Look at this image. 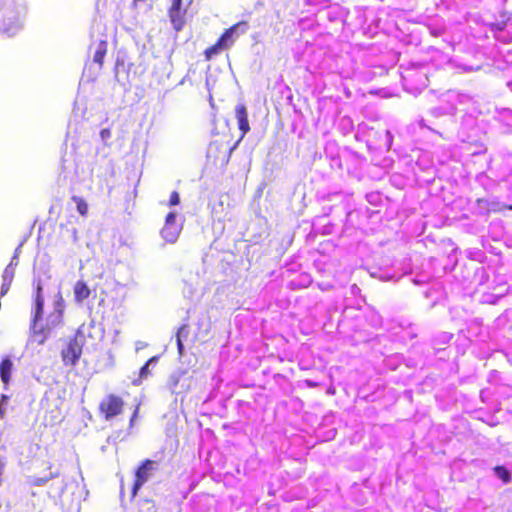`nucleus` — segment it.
Returning <instances> with one entry per match:
<instances>
[{"label": "nucleus", "instance_id": "6e6552de", "mask_svg": "<svg viewBox=\"0 0 512 512\" xmlns=\"http://www.w3.org/2000/svg\"><path fill=\"white\" fill-rule=\"evenodd\" d=\"M175 222H176V213L169 212L166 215L165 219V226L161 230L162 237L170 243H173L176 241L178 236V231L175 228Z\"/></svg>", "mask_w": 512, "mask_h": 512}, {"label": "nucleus", "instance_id": "f8f14e48", "mask_svg": "<svg viewBox=\"0 0 512 512\" xmlns=\"http://www.w3.org/2000/svg\"><path fill=\"white\" fill-rule=\"evenodd\" d=\"M73 292H74V300L76 303H82L84 300L88 299L91 295L90 288L82 280H79L74 284Z\"/></svg>", "mask_w": 512, "mask_h": 512}, {"label": "nucleus", "instance_id": "423d86ee", "mask_svg": "<svg viewBox=\"0 0 512 512\" xmlns=\"http://www.w3.org/2000/svg\"><path fill=\"white\" fill-rule=\"evenodd\" d=\"M154 461L145 459L135 471V480L132 486V495L135 496L139 489L148 481L150 472L153 470Z\"/></svg>", "mask_w": 512, "mask_h": 512}, {"label": "nucleus", "instance_id": "20e7f679", "mask_svg": "<svg viewBox=\"0 0 512 512\" xmlns=\"http://www.w3.org/2000/svg\"><path fill=\"white\" fill-rule=\"evenodd\" d=\"M123 408V399L115 394H108L99 404V411L106 420H110L120 415Z\"/></svg>", "mask_w": 512, "mask_h": 512}, {"label": "nucleus", "instance_id": "dca6fc26", "mask_svg": "<svg viewBox=\"0 0 512 512\" xmlns=\"http://www.w3.org/2000/svg\"><path fill=\"white\" fill-rule=\"evenodd\" d=\"M72 200L76 203L77 211L79 214L84 217L87 216L89 210L87 202L78 196H73Z\"/></svg>", "mask_w": 512, "mask_h": 512}, {"label": "nucleus", "instance_id": "4468645a", "mask_svg": "<svg viewBox=\"0 0 512 512\" xmlns=\"http://www.w3.org/2000/svg\"><path fill=\"white\" fill-rule=\"evenodd\" d=\"M107 48H108V44L105 40H101L98 42L94 56H93V61L95 63H97L100 68L103 67L104 58L107 54Z\"/></svg>", "mask_w": 512, "mask_h": 512}, {"label": "nucleus", "instance_id": "f3484780", "mask_svg": "<svg viewBox=\"0 0 512 512\" xmlns=\"http://www.w3.org/2000/svg\"><path fill=\"white\" fill-rule=\"evenodd\" d=\"M158 361V356L151 357L140 369L139 377L141 379H145L150 375L149 366L152 363H156Z\"/></svg>", "mask_w": 512, "mask_h": 512}, {"label": "nucleus", "instance_id": "9b49d317", "mask_svg": "<svg viewBox=\"0 0 512 512\" xmlns=\"http://www.w3.org/2000/svg\"><path fill=\"white\" fill-rule=\"evenodd\" d=\"M16 266H17V262L14 263L13 261H11L5 267L3 274H2V285H1V290H0V297H3L8 293L10 286L15 277Z\"/></svg>", "mask_w": 512, "mask_h": 512}, {"label": "nucleus", "instance_id": "f03ea898", "mask_svg": "<svg viewBox=\"0 0 512 512\" xmlns=\"http://www.w3.org/2000/svg\"><path fill=\"white\" fill-rule=\"evenodd\" d=\"M238 143L239 141L230 146L219 140L211 142L207 150V159L213 165H219L221 167L226 166L229 163L232 152L237 147Z\"/></svg>", "mask_w": 512, "mask_h": 512}, {"label": "nucleus", "instance_id": "9d476101", "mask_svg": "<svg viewBox=\"0 0 512 512\" xmlns=\"http://www.w3.org/2000/svg\"><path fill=\"white\" fill-rule=\"evenodd\" d=\"M42 290V284L38 282L34 296V312L32 317L33 328H35L36 324L42 319L43 316L44 298L42 295Z\"/></svg>", "mask_w": 512, "mask_h": 512}, {"label": "nucleus", "instance_id": "aec40b11", "mask_svg": "<svg viewBox=\"0 0 512 512\" xmlns=\"http://www.w3.org/2000/svg\"><path fill=\"white\" fill-rule=\"evenodd\" d=\"M188 333H189V325H187V324H183V325H181V326L178 328V331H177V334H176V338H177V337H180V338H181V340H182L183 338H187Z\"/></svg>", "mask_w": 512, "mask_h": 512}, {"label": "nucleus", "instance_id": "f257e3e1", "mask_svg": "<svg viewBox=\"0 0 512 512\" xmlns=\"http://www.w3.org/2000/svg\"><path fill=\"white\" fill-rule=\"evenodd\" d=\"M85 338V327L81 326L76 330L73 337L69 338L61 350L63 364L74 367L82 355L83 340Z\"/></svg>", "mask_w": 512, "mask_h": 512}, {"label": "nucleus", "instance_id": "b1692460", "mask_svg": "<svg viewBox=\"0 0 512 512\" xmlns=\"http://www.w3.org/2000/svg\"><path fill=\"white\" fill-rule=\"evenodd\" d=\"M7 399H8L7 395H5V394L1 395V403H0V415H1V417H3V415H4V410L2 408V405H3V402L7 401Z\"/></svg>", "mask_w": 512, "mask_h": 512}, {"label": "nucleus", "instance_id": "1a4fd4ad", "mask_svg": "<svg viewBox=\"0 0 512 512\" xmlns=\"http://www.w3.org/2000/svg\"><path fill=\"white\" fill-rule=\"evenodd\" d=\"M235 117L237 119L238 128L241 131V137L238 140L240 142L250 130L248 113L244 104H238L235 107Z\"/></svg>", "mask_w": 512, "mask_h": 512}, {"label": "nucleus", "instance_id": "6ab92c4d", "mask_svg": "<svg viewBox=\"0 0 512 512\" xmlns=\"http://www.w3.org/2000/svg\"><path fill=\"white\" fill-rule=\"evenodd\" d=\"M59 473L58 472H54V473H50L48 476L46 477H43V478H35L33 480V484L36 485V486H40V485H43L45 484L48 480L50 479H53V478H56L58 477Z\"/></svg>", "mask_w": 512, "mask_h": 512}, {"label": "nucleus", "instance_id": "393cba45", "mask_svg": "<svg viewBox=\"0 0 512 512\" xmlns=\"http://www.w3.org/2000/svg\"><path fill=\"white\" fill-rule=\"evenodd\" d=\"M137 416V410L134 412L132 418H131V422L135 419V417Z\"/></svg>", "mask_w": 512, "mask_h": 512}, {"label": "nucleus", "instance_id": "2eb2a0df", "mask_svg": "<svg viewBox=\"0 0 512 512\" xmlns=\"http://www.w3.org/2000/svg\"><path fill=\"white\" fill-rule=\"evenodd\" d=\"M31 329L33 331L32 336L34 338V341H36L39 345L44 344L45 341L48 339L50 328L43 326L38 328L37 325L35 326V328H33L32 325Z\"/></svg>", "mask_w": 512, "mask_h": 512}, {"label": "nucleus", "instance_id": "bb28decb", "mask_svg": "<svg viewBox=\"0 0 512 512\" xmlns=\"http://www.w3.org/2000/svg\"><path fill=\"white\" fill-rule=\"evenodd\" d=\"M386 134H387V136H388L389 138L391 137V133H390V131H386Z\"/></svg>", "mask_w": 512, "mask_h": 512}, {"label": "nucleus", "instance_id": "5701e85b", "mask_svg": "<svg viewBox=\"0 0 512 512\" xmlns=\"http://www.w3.org/2000/svg\"><path fill=\"white\" fill-rule=\"evenodd\" d=\"M176 340H177V348H178V352H179V354H180V355H182V354H183V351H184V345H183V342H182V340H181V338H180V337H177V338H176Z\"/></svg>", "mask_w": 512, "mask_h": 512}, {"label": "nucleus", "instance_id": "4be33fe9", "mask_svg": "<svg viewBox=\"0 0 512 512\" xmlns=\"http://www.w3.org/2000/svg\"><path fill=\"white\" fill-rule=\"evenodd\" d=\"M100 136L103 140L109 139L111 137V130L109 128H104L100 131Z\"/></svg>", "mask_w": 512, "mask_h": 512}, {"label": "nucleus", "instance_id": "0eeeda50", "mask_svg": "<svg viewBox=\"0 0 512 512\" xmlns=\"http://www.w3.org/2000/svg\"><path fill=\"white\" fill-rule=\"evenodd\" d=\"M19 19V12H14L10 7H6L2 13L3 30L10 33L19 29L21 27Z\"/></svg>", "mask_w": 512, "mask_h": 512}, {"label": "nucleus", "instance_id": "cd10ccee", "mask_svg": "<svg viewBox=\"0 0 512 512\" xmlns=\"http://www.w3.org/2000/svg\"><path fill=\"white\" fill-rule=\"evenodd\" d=\"M146 0H134V2H145Z\"/></svg>", "mask_w": 512, "mask_h": 512}, {"label": "nucleus", "instance_id": "ddd939ff", "mask_svg": "<svg viewBox=\"0 0 512 512\" xmlns=\"http://www.w3.org/2000/svg\"><path fill=\"white\" fill-rule=\"evenodd\" d=\"M12 370H13V363H12L11 359L8 356H6L0 362V378L4 384L5 389H7L8 385L10 383Z\"/></svg>", "mask_w": 512, "mask_h": 512}, {"label": "nucleus", "instance_id": "412c9836", "mask_svg": "<svg viewBox=\"0 0 512 512\" xmlns=\"http://www.w3.org/2000/svg\"><path fill=\"white\" fill-rule=\"evenodd\" d=\"M180 203V196L178 194L177 191H173L171 194H170V198H169V205L170 206H176Z\"/></svg>", "mask_w": 512, "mask_h": 512}, {"label": "nucleus", "instance_id": "7ed1b4c3", "mask_svg": "<svg viewBox=\"0 0 512 512\" xmlns=\"http://www.w3.org/2000/svg\"><path fill=\"white\" fill-rule=\"evenodd\" d=\"M245 25L244 21L238 22L228 29H226L218 38L215 44L209 46L204 51V56L206 61H210L215 55L219 54L221 51L228 49L233 44L232 35L235 29L240 25Z\"/></svg>", "mask_w": 512, "mask_h": 512}, {"label": "nucleus", "instance_id": "a878e982", "mask_svg": "<svg viewBox=\"0 0 512 512\" xmlns=\"http://www.w3.org/2000/svg\"><path fill=\"white\" fill-rule=\"evenodd\" d=\"M499 209H500V208L498 207V205H496V206H494L493 208H491V210H493V211H497V210H499Z\"/></svg>", "mask_w": 512, "mask_h": 512}, {"label": "nucleus", "instance_id": "a211bd4d", "mask_svg": "<svg viewBox=\"0 0 512 512\" xmlns=\"http://www.w3.org/2000/svg\"><path fill=\"white\" fill-rule=\"evenodd\" d=\"M495 474L497 477L503 480L504 483H508L511 480L510 473L502 466H497L494 468Z\"/></svg>", "mask_w": 512, "mask_h": 512}, {"label": "nucleus", "instance_id": "39448f33", "mask_svg": "<svg viewBox=\"0 0 512 512\" xmlns=\"http://www.w3.org/2000/svg\"><path fill=\"white\" fill-rule=\"evenodd\" d=\"M186 9L182 8V0H171L168 16L175 31H181L186 23Z\"/></svg>", "mask_w": 512, "mask_h": 512}]
</instances>
